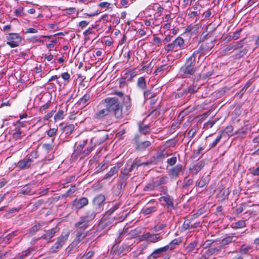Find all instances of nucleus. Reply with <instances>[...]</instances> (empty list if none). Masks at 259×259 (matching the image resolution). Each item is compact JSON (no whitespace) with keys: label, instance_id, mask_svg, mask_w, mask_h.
<instances>
[{"label":"nucleus","instance_id":"obj_9","mask_svg":"<svg viewBox=\"0 0 259 259\" xmlns=\"http://www.w3.org/2000/svg\"><path fill=\"white\" fill-rule=\"evenodd\" d=\"M76 237L70 246H71L72 247L77 245L88 234L87 232L83 230L76 229Z\"/></svg>","mask_w":259,"mask_h":259},{"label":"nucleus","instance_id":"obj_36","mask_svg":"<svg viewBox=\"0 0 259 259\" xmlns=\"http://www.w3.org/2000/svg\"><path fill=\"white\" fill-rule=\"evenodd\" d=\"M157 187L156 186V185H155L154 182L153 181L152 183H149L147 184L146 186H145V187L144 188V190L145 191H150L155 190V189Z\"/></svg>","mask_w":259,"mask_h":259},{"label":"nucleus","instance_id":"obj_8","mask_svg":"<svg viewBox=\"0 0 259 259\" xmlns=\"http://www.w3.org/2000/svg\"><path fill=\"white\" fill-rule=\"evenodd\" d=\"M124 219V218L122 217H119L116 218L115 217H112L109 220H105L101 222L100 225L101 227L104 228H109L111 224H116L117 222H120L122 221Z\"/></svg>","mask_w":259,"mask_h":259},{"label":"nucleus","instance_id":"obj_49","mask_svg":"<svg viewBox=\"0 0 259 259\" xmlns=\"http://www.w3.org/2000/svg\"><path fill=\"white\" fill-rule=\"evenodd\" d=\"M222 138V135L221 134L219 136L217 137V138L215 139V140L210 145V148H214L219 143V142L220 141Z\"/></svg>","mask_w":259,"mask_h":259},{"label":"nucleus","instance_id":"obj_2","mask_svg":"<svg viewBox=\"0 0 259 259\" xmlns=\"http://www.w3.org/2000/svg\"><path fill=\"white\" fill-rule=\"evenodd\" d=\"M196 58L197 57L192 54L181 67L180 72L183 78L189 77L195 74L197 70V67L195 66Z\"/></svg>","mask_w":259,"mask_h":259},{"label":"nucleus","instance_id":"obj_12","mask_svg":"<svg viewBox=\"0 0 259 259\" xmlns=\"http://www.w3.org/2000/svg\"><path fill=\"white\" fill-rule=\"evenodd\" d=\"M183 167L182 164H179L170 169L168 174L172 179H176L179 176L180 172L183 170Z\"/></svg>","mask_w":259,"mask_h":259},{"label":"nucleus","instance_id":"obj_3","mask_svg":"<svg viewBox=\"0 0 259 259\" xmlns=\"http://www.w3.org/2000/svg\"><path fill=\"white\" fill-rule=\"evenodd\" d=\"M70 232L68 230L64 231L61 235L57 238L56 242L51 247L50 251L52 253H56L61 249L66 241L67 240Z\"/></svg>","mask_w":259,"mask_h":259},{"label":"nucleus","instance_id":"obj_10","mask_svg":"<svg viewBox=\"0 0 259 259\" xmlns=\"http://www.w3.org/2000/svg\"><path fill=\"white\" fill-rule=\"evenodd\" d=\"M109 113V111L105 107L97 111L94 115L93 119L96 121H102Z\"/></svg>","mask_w":259,"mask_h":259},{"label":"nucleus","instance_id":"obj_63","mask_svg":"<svg viewBox=\"0 0 259 259\" xmlns=\"http://www.w3.org/2000/svg\"><path fill=\"white\" fill-rule=\"evenodd\" d=\"M241 29L235 31L232 36V39L236 40L239 38Z\"/></svg>","mask_w":259,"mask_h":259},{"label":"nucleus","instance_id":"obj_14","mask_svg":"<svg viewBox=\"0 0 259 259\" xmlns=\"http://www.w3.org/2000/svg\"><path fill=\"white\" fill-rule=\"evenodd\" d=\"M193 218L186 220L182 226V228L184 231L189 230L191 229L196 228L200 225L199 222L193 223Z\"/></svg>","mask_w":259,"mask_h":259},{"label":"nucleus","instance_id":"obj_17","mask_svg":"<svg viewBox=\"0 0 259 259\" xmlns=\"http://www.w3.org/2000/svg\"><path fill=\"white\" fill-rule=\"evenodd\" d=\"M89 201L87 198L82 197L78 200L75 199L73 201V205L77 209H81L88 204Z\"/></svg>","mask_w":259,"mask_h":259},{"label":"nucleus","instance_id":"obj_40","mask_svg":"<svg viewBox=\"0 0 259 259\" xmlns=\"http://www.w3.org/2000/svg\"><path fill=\"white\" fill-rule=\"evenodd\" d=\"M144 96L145 99H151L155 96V93L152 90H148L144 92Z\"/></svg>","mask_w":259,"mask_h":259},{"label":"nucleus","instance_id":"obj_15","mask_svg":"<svg viewBox=\"0 0 259 259\" xmlns=\"http://www.w3.org/2000/svg\"><path fill=\"white\" fill-rule=\"evenodd\" d=\"M169 249V245H166L164 247L156 249L148 256V258L150 259L151 256L154 258H156L160 256L162 253L167 251Z\"/></svg>","mask_w":259,"mask_h":259},{"label":"nucleus","instance_id":"obj_35","mask_svg":"<svg viewBox=\"0 0 259 259\" xmlns=\"http://www.w3.org/2000/svg\"><path fill=\"white\" fill-rule=\"evenodd\" d=\"M150 127L148 125L139 124V131L141 133L146 135L149 132Z\"/></svg>","mask_w":259,"mask_h":259},{"label":"nucleus","instance_id":"obj_59","mask_svg":"<svg viewBox=\"0 0 259 259\" xmlns=\"http://www.w3.org/2000/svg\"><path fill=\"white\" fill-rule=\"evenodd\" d=\"M112 94L117 95L121 99H123V101L125 100V97H124V94L122 92H118V91H114L112 93Z\"/></svg>","mask_w":259,"mask_h":259},{"label":"nucleus","instance_id":"obj_52","mask_svg":"<svg viewBox=\"0 0 259 259\" xmlns=\"http://www.w3.org/2000/svg\"><path fill=\"white\" fill-rule=\"evenodd\" d=\"M74 124H69L68 125L66 126L64 128L65 131H66V133L68 134H70L74 129Z\"/></svg>","mask_w":259,"mask_h":259},{"label":"nucleus","instance_id":"obj_4","mask_svg":"<svg viewBox=\"0 0 259 259\" xmlns=\"http://www.w3.org/2000/svg\"><path fill=\"white\" fill-rule=\"evenodd\" d=\"M184 40L181 37H178L171 43L165 47V50L167 52L174 50L177 51L178 49H181L184 47Z\"/></svg>","mask_w":259,"mask_h":259},{"label":"nucleus","instance_id":"obj_53","mask_svg":"<svg viewBox=\"0 0 259 259\" xmlns=\"http://www.w3.org/2000/svg\"><path fill=\"white\" fill-rule=\"evenodd\" d=\"M132 164V166H133L134 169L135 168H137L138 167L142 165V161L141 160H137L136 159Z\"/></svg>","mask_w":259,"mask_h":259},{"label":"nucleus","instance_id":"obj_42","mask_svg":"<svg viewBox=\"0 0 259 259\" xmlns=\"http://www.w3.org/2000/svg\"><path fill=\"white\" fill-rule=\"evenodd\" d=\"M44 202V200L42 199H40L36 201L33 205L32 208V211H35L38 208L40 207V206Z\"/></svg>","mask_w":259,"mask_h":259},{"label":"nucleus","instance_id":"obj_39","mask_svg":"<svg viewBox=\"0 0 259 259\" xmlns=\"http://www.w3.org/2000/svg\"><path fill=\"white\" fill-rule=\"evenodd\" d=\"M198 129L197 125H196L192 127L188 133V137L189 139H192L195 136L197 130Z\"/></svg>","mask_w":259,"mask_h":259},{"label":"nucleus","instance_id":"obj_21","mask_svg":"<svg viewBox=\"0 0 259 259\" xmlns=\"http://www.w3.org/2000/svg\"><path fill=\"white\" fill-rule=\"evenodd\" d=\"M88 223L89 222L81 217L79 221L75 224V226L77 229L84 230L88 227Z\"/></svg>","mask_w":259,"mask_h":259},{"label":"nucleus","instance_id":"obj_26","mask_svg":"<svg viewBox=\"0 0 259 259\" xmlns=\"http://www.w3.org/2000/svg\"><path fill=\"white\" fill-rule=\"evenodd\" d=\"M137 87L142 90L146 88V81L144 77H140L138 79Z\"/></svg>","mask_w":259,"mask_h":259},{"label":"nucleus","instance_id":"obj_44","mask_svg":"<svg viewBox=\"0 0 259 259\" xmlns=\"http://www.w3.org/2000/svg\"><path fill=\"white\" fill-rule=\"evenodd\" d=\"M64 112L63 110H59L54 116L55 121L59 120L63 118Z\"/></svg>","mask_w":259,"mask_h":259},{"label":"nucleus","instance_id":"obj_57","mask_svg":"<svg viewBox=\"0 0 259 259\" xmlns=\"http://www.w3.org/2000/svg\"><path fill=\"white\" fill-rule=\"evenodd\" d=\"M248 85L247 84H246L244 87L243 88H242L239 93H238V94H237V96L239 97V98H241L243 95V94H244L245 91L246 90V89L248 88Z\"/></svg>","mask_w":259,"mask_h":259},{"label":"nucleus","instance_id":"obj_32","mask_svg":"<svg viewBox=\"0 0 259 259\" xmlns=\"http://www.w3.org/2000/svg\"><path fill=\"white\" fill-rule=\"evenodd\" d=\"M222 249V246H219L218 247L214 248H211L208 249L205 253L209 257L212 254L215 253V252H219Z\"/></svg>","mask_w":259,"mask_h":259},{"label":"nucleus","instance_id":"obj_7","mask_svg":"<svg viewBox=\"0 0 259 259\" xmlns=\"http://www.w3.org/2000/svg\"><path fill=\"white\" fill-rule=\"evenodd\" d=\"M33 165L32 158H28L26 156L17 162L16 166L21 169H27L31 168Z\"/></svg>","mask_w":259,"mask_h":259},{"label":"nucleus","instance_id":"obj_20","mask_svg":"<svg viewBox=\"0 0 259 259\" xmlns=\"http://www.w3.org/2000/svg\"><path fill=\"white\" fill-rule=\"evenodd\" d=\"M96 210H94V208L90 209L87 211L84 215L82 216L83 219L87 220L90 222L93 220L96 217Z\"/></svg>","mask_w":259,"mask_h":259},{"label":"nucleus","instance_id":"obj_6","mask_svg":"<svg viewBox=\"0 0 259 259\" xmlns=\"http://www.w3.org/2000/svg\"><path fill=\"white\" fill-rule=\"evenodd\" d=\"M213 47L212 41L203 42L202 43L199 48L195 50L193 54L195 55L199 60L202 55L204 54L207 51L210 50Z\"/></svg>","mask_w":259,"mask_h":259},{"label":"nucleus","instance_id":"obj_51","mask_svg":"<svg viewBox=\"0 0 259 259\" xmlns=\"http://www.w3.org/2000/svg\"><path fill=\"white\" fill-rule=\"evenodd\" d=\"M119 206V204H115L113 207H111L107 211L106 214L107 215H111L115 210L118 208Z\"/></svg>","mask_w":259,"mask_h":259},{"label":"nucleus","instance_id":"obj_34","mask_svg":"<svg viewBox=\"0 0 259 259\" xmlns=\"http://www.w3.org/2000/svg\"><path fill=\"white\" fill-rule=\"evenodd\" d=\"M193 184V180L192 179H187L186 178L184 179V184L183 185V188L184 189H187L188 190L189 187L192 185Z\"/></svg>","mask_w":259,"mask_h":259},{"label":"nucleus","instance_id":"obj_50","mask_svg":"<svg viewBox=\"0 0 259 259\" xmlns=\"http://www.w3.org/2000/svg\"><path fill=\"white\" fill-rule=\"evenodd\" d=\"M57 131V128H50L49 130L47 131V135L50 137H53L56 135Z\"/></svg>","mask_w":259,"mask_h":259},{"label":"nucleus","instance_id":"obj_29","mask_svg":"<svg viewBox=\"0 0 259 259\" xmlns=\"http://www.w3.org/2000/svg\"><path fill=\"white\" fill-rule=\"evenodd\" d=\"M209 181V176H206L205 177H202L198 183V186L199 187L202 188L206 186Z\"/></svg>","mask_w":259,"mask_h":259},{"label":"nucleus","instance_id":"obj_43","mask_svg":"<svg viewBox=\"0 0 259 259\" xmlns=\"http://www.w3.org/2000/svg\"><path fill=\"white\" fill-rule=\"evenodd\" d=\"M22 132L20 129H16L15 132L13 134V138L15 140H18L21 138Z\"/></svg>","mask_w":259,"mask_h":259},{"label":"nucleus","instance_id":"obj_48","mask_svg":"<svg viewBox=\"0 0 259 259\" xmlns=\"http://www.w3.org/2000/svg\"><path fill=\"white\" fill-rule=\"evenodd\" d=\"M168 67H169V66H167V65H161V66L158 67L156 68V69L155 70V73H157L158 72H162L164 70H167L168 68Z\"/></svg>","mask_w":259,"mask_h":259},{"label":"nucleus","instance_id":"obj_33","mask_svg":"<svg viewBox=\"0 0 259 259\" xmlns=\"http://www.w3.org/2000/svg\"><path fill=\"white\" fill-rule=\"evenodd\" d=\"M32 251H33V248H28L27 250L23 251L22 253L19 254L16 257V259H24Z\"/></svg>","mask_w":259,"mask_h":259},{"label":"nucleus","instance_id":"obj_37","mask_svg":"<svg viewBox=\"0 0 259 259\" xmlns=\"http://www.w3.org/2000/svg\"><path fill=\"white\" fill-rule=\"evenodd\" d=\"M90 99V95L89 94H85L82 98L80 99V101H78L79 105H83L87 101Z\"/></svg>","mask_w":259,"mask_h":259},{"label":"nucleus","instance_id":"obj_16","mask_svg":"<svg viewBox=\"0 0 259 259\" xmlns=\"http://www.w3.org/2000/svg\"><path fill=\"white\" fill-rule=\"evenodd\" d=\"M238 239L239 237L235 236L234 234L227 236L221 240V246L227 245L232 242L239 243L240 241H238Z\"/></svg>","mask_w":259,"mask_h":259},{"label":"nucleus","instance_id":"obj_41","mask_svg":"<svg viewBox=\"0 0 259 259\" xmlns=\"http://www.w3.org/2000/svg\"><path fill=\"white\" fill-rule=\"evenodd\" d=\"M40 225L38 224L31 228L29 229L30 235H33L40 228Z\"/></svg>","mask_w":259,"mask_h":259},{"label":"nucleus","instance_id":"obj_19","mask_svg":"<svg viewBox=\"0 0 259 259\" xmlns=\"http://www.w3.org/2000/svg\"><path fill=\"white\" fill-rule=\"evenodd\" d=\"M58 231L59 228L58 227H55L48 231L41 236V238L46 240H50L55 236L56 233H57Z\"/></svg>","mask_w":259,"mask_h":259},{"label":"nucleus","instance_id":"obj_60","mask_svg":"<svg viewBox=\"0 0 259 259\" xmlns=\"http://www.w3.org/2000/svg\"><path fill=\"white\" fill-rule=\"evenodd\" d=\"M247 52L248 49L246 48H244L242 50L240 51L237 54V56H238V57L240 58L241 57H243L244 55H246L247 53Z\"/></svg>","mask_w":259,"mask_h":259},{"label":"nucleus","instance_id":"obj_23","mask_svg":"<svg viewBox=\"0 0 259 259\" xmlns=\"http://www.w3.org/2000/svg\"><path fill=\"white\" fill-rule=\"evenodd\" d=\"M159 200L160 201H164L165 204L169 207L172 208L174 207L173 199L168 195L165 196L161 197L159 198Z\"/></svg>","mask_w":259,"mask_h":259},{"label":"nucleus","instance_id":"obj_54","mask_svg":"<svg viewBox=\"0 0 259 259\" xmlns=\"http://www.w3.org/2000/svg\"><path fill=\"white\" fill-rule=\"evenodd\" d=\"M180 243V241L179 240L177 239H174L172 240L169 244L168 245H169V250H172L173 249V247H171L172 245H179Z\"/></svg>","mask_w":259,"mask_h":259},{"label":"nucleus","instance_id":"obj_31","mask_svg":"<svg viewBox=\"0 0 259 259\" xmlns=\"http://www.w3.org/2000/svg\"><path fill=\"white\" fill-rule=\"evenodd\" d=\"M168 181V177L167 176H163L161 178H160L159 180H157L156 181H154L155 185L157 187L160 186V185H162L163 184H165L167 183Z\"/></svg>","mask_w":259,"mask_h":259},{"label":"nucleus","instance_id":"obj_55","mask_svg":"<svg viewBox=\"0 0 259 259\" xmlns=\"http://www.w3.org/2000/svg\"><path fill=\"white\" fill-rule=\"evenodd\" d=\"M215 242L213 240H207L203 244V247L204 248H207L209 247L211 245Z\"/></svg>","mask_w":259,"mask_h":259},{"label":"nucleus","instance_id":"obj_61","mask_svg":"<svg viewBox=\"0 0 259 259\" xmlns=\"http://www.w3.org/2000/svg\"><path fill=\"white\" fill-rule=\"evenodd\" d=\"M42 147L48 152L50 151L53 149V145L51 144H44Z\"/></svg>","mask_w":259,"mask_h":259},{"label":"nucleus","instance_id":"obj_5","mask_svg":"<svg viewBox=\"0 0 259 259\" xmlns=\"http://www.w3.org/2000/svg\"><path fill=\"white\" fill-rule=\"evenodd\" d=\"M7 44L11 48H15L19 46L22 40L19 34L16 33H10L6 37Z\"/></svg>","mask_w":259,"mask_h":259},{"label":"nucleus","instance_id":"obj_45","mask_svg":"<svg viewBox=\"0 0 259 259\" xmlns=\"http://www.w3.org/2000/svg\"><path fill=\"white\" fill-rule=\"evenodd\" d=\"M177 158L176 156H172L169 158H168L167 159V163L170 165V166H173L174 165L176 162H177Z\"/></svg>","mask_w":259,"mask_h":259},{"label":"nucleus","instance_id":"obj_13","mask_svg":"<svg viewBox=\"0 0 259 259\" xmlns=\"http://www.w3.org/2000/svg\"><path fill=\"white\" fill-rule=\"evenodd\" d=\"M105 200L104 195L100 194L97 196L93 200V205L96 211H99Z\"/></svg>","mask_w":259,"mask_h":259},{"label":"nucleus","instance_id":"obj_18","mask_svg":"<svg viewBox=\"0 0 259 259\" xmlns=\"http://www.w3.org/2000/svg\"><path fill=\"white\" fill-rule=\"evenodd\" d=\"M121 166V163H117L116 165H115L114 166L112 167L111 168L110 170L106 174V175L104 177V179H110L112 177H113L115 175H117V172Z\"/></svg>","mask_w":259,"mask_h":259},{"label":"nucleus","instance_id":"obj_62","mask_svg":"<svg viewBox=\"0 0 259 259\" xmlns=\"http://www.w3.org/2000/svg\"><path fill=\"white\" fill-rule=\"evenodd\" d=\"M245 207V205L244 204H241V205L235 210L236 213L237 214L241 213L244 210Z\"/></svg>","mask_w":259,"mask_h":259},{"label":"nucleus","instance_id":"obj_27","mask_svg":"<svg viewBox=\"0 0 259 259\" xmlns=\"http://www.w3.org/2000/svg\"><path fill=\"white\" fill-rule=\"evenodd\" d=\"M204 162L202 161H199L196 164L193 166L192 168H190V170L195 171V174L198 173L201 169L204 167Z\"/></svg>","mask_w":259,"mask_h":259},{"label":"nucleus","instance_id":"obj_56","mask_svg":"<svg viewBox=\"0 0 259 259\" xmlns=\"http://www.w3.org/2000/svg\"><path fill=\"white\" fill-rule=\"evenodd\" d=\"M23 9L24 8L23 7H20L18 9H16L14 11V13L16 16H22L23 14Z\"/></svg>","mask_w":259,"mask_h":259},{"label":"nucleus","instance_id":"obj_64","mask_svg":"<svg viewBox=\"0 0 259 259\" xmlns=\"http://www.w3.org/2000/svg\"><path fill=\"white\" fill-rule=\"evenodd\" d=\"M124 103L125 104L126 107L128 108V107H131L132 106V103L131 101V99L130 97L126 96L125 97V100L124 101Z\"/></svg>","mask_w":259,"mask_h":259},{"label":"nucleus","instance_id":"obj_58","mask_svg":"<svg viewBox=\"0 0 259 259\" xmlns=\"http://www.w3.org/2000/svg\"><path fill=\"white\" fill-rule=\"evenodd\" d=\"M233 131V127L231 125L227 126L224 130V133L228 135L232 134Z\"/></svg>","mask_w":259,"mask_h":259},{"label":"nucleus","instance_id":"obj_24","mask_svg":"<svg viewBox=\"0 0 259 259\" xmlns=\"http://www.w3.org/2000/svg\"><path fill=\"white\" fill-rule=\"evenodd\" d=\"M252 251V247L247 244H242L239 249V252L243 254H248Z\"/></svg>","mask_w":259,"mask_h":259},{"label":"nucleus","instance_id":"obj_22","mask_svg":"<svg viewBox=\"0 0 259 259\" xmlns=\"http://www.w3.org/2000/svg\"><path fill=\"white\" fill-rule=\"evenodd\" d=\"M217 190L220 192L219 195L222 197L223 200L226 199L230 194L229 189L225 188L223 185H220Z\"/></svg>","mask_w":259,"mask_h":259},{"label":"nucleus","instance_id":"obj_47","mask_svg":"<svg viewBox=\"0 0 259 259\" xmlns=\"http://www.w3.org/2000/svg\"><path fill=\"white\" fill-rule=\"evenodd\" d=\"M27 156L28 158H32V162L34 163V159H36L38 157V152L36 150H33L29 155H27Z\"/></svg>","mask_w":259,"mask_h":259},{"label":"nucleus","instance_id":"obj_25","mask_svg":"<svg viewBox=\"0 0 259 259\" xmlns=\"http://www.w3.org/2000/svg\"><path fill=\"white\" fill-rule=\"evenodd\" d=\"M157 206H153L151 207H147L142 209V213L145 215L152 214L157 211Z\"/></svg>","mask_w":259,"mask_h":259},{"label":"nucleus","instance_id":"obj_28","mask_svg":"<svg viewBox=\"0 0 259 259\" xmlns=\"http://www.w3.org/2000/svg\"><path fill=\"white\" fill-rule=\"evenodd\" d=\"M134 169L133 166H132L131 164L127 163L124 168L121 171L120 175L119 176V177H121L122 175H127V174L131 172Z\"/></svg>","mask_w":259,"mask_h":259},{"label":"nucleus","instance_id":"obj_46","mask_svg":"<svg viewBox=\"0 0 259 259\" xmlns=\"http://www.w3.org/2000/svg\"><path fill=\"white\" fill-rule=\"evenodd\" d=\"M160 237L161 236L160 234H151L149 241L151 242H155L157 240L160 239Z\"/></svg>","mask_w":259,"mask_h":259},{"label":"nucleus","instance_id":"obj_11","mask_svg":"<svg viewBox=\"0 0 259 259\" xmlns=\"http://www.w3.org/2000/svg\"><path fill=\"white\" fill-rule=\"evenodd\" d=\"M140 136H137L135 137L134 140L136 144V149L140 151L145 150L151 145V142L149 141H145L140 142Z\"/></svg>","mask_w":259,"mask_h":259},{"label":"nucleus","instance_id":"obj_1","mask_svg":"<svg viewBox=\"0 0 259 259\" xmlns=\"http://www.w3.org/2000/svg\"><path fill=\"white\" fill-rule=\"evenodd\" d=\"M102 103L110 113H113L116 119L123 117V106L118 98L107 97L102 100Z\"/></svg>","mask_w":259,"mask_h":259},{"label":"nucleus","instance_id":"obj_38","mask_svg":"<svg viewBox=\"0 0 259 259\" xmlns=\"http://www.w3.org/2000/svg\"><path fill=\"white\" fill-rule=\"evenodd\" d=\"M244 39H242L237 42L235 44H233L234 47V50H239L241 49L244 44Z\"/></svg>","mask_w":259,"mask_h":259},{"label":"nucleus","instance_id":"obj_30","mask_svg":"<svg viewBox=\"0 0 259 259\" xmlns=\"http://www.w3.org/2000/svg\"><path fill=\"white\" fill-rule=\"evenodd\" d=\"M197 244H198V241L196 240H195V241L191 242L186 247L185 251L188 253L191 252L192 251H193L194 250L195 247L197 246Z\"/></svg>","mask_w":259,"mask_h":259}]
</instances>
